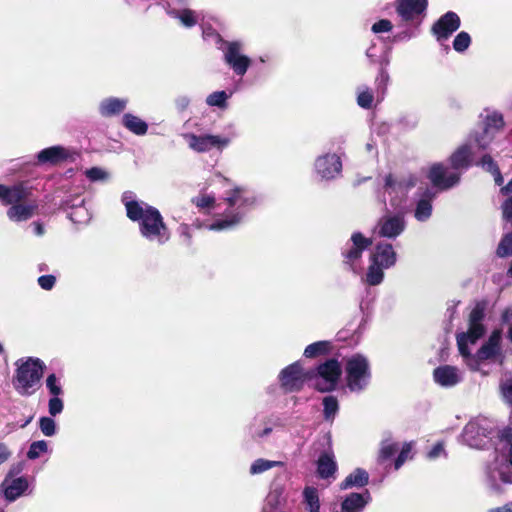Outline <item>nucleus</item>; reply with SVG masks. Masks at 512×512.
Masks as SVG:
<instances>
[{"mask_svg":"<svg viewBox=\"0 0 512 512\" xmlns=\"http://www.w3.org/2000/svg\"><path fill=\"white\" fill-rule=\"evenodd\" d=\"M219 179L223 186L228 188L221 202H217L215 196L207 191L200 192L192 199L200 212L215 217L212 223L206 225V228L212 231L229 230L239 225L258 200L250 189L232 185L226 178Z\"/></svg>","mask_w":512,"mask_h":512,"instance_id":"f257e3e1","label":"nucleus"},{"mask_svg":"<svg viewBox=\"0 0 512 512\" xmlns=\"http://www.w3.org/2000/svg\"><path fill=\"white\" fill-rule=\"evenodd\" d=\"M484 318V307L477 304L469 316V329L467 333L457 336L458 350L464 358L465 363L473 370H476L483 360L496 356L500 350L501 331L495 330L488 341L482 345L475 355L471 354V347L483 336L485 328L482 324Z\"/></svg>","mask_w":512,"mask_h":512,"instance_id":"f03ea898","label":"nucleus"},{"mask_svg":"<svg viewBox=\"0 0 512 512\" xmlns=\"http://www.w3.org/2000/svg\"><path fill=\"white\" fill-rule=\"evenodd\" d=\"M127 217L139 224L140 234L148 241L163 245L170 239V232L159 210L138 200L133 192L122 194Z\"/></svg>","mask_w":512,"mask_h":512,"instance_id":"7ed1b4c3","label":"nucleus"},{"mask_svg":"<svg viewBox=\"0 0 512 512\" xmlns=\"http://www.w3.org/2000/svg\"><path fill=\"white\" fill-rule=\"evenodd\" d=\"M31 189L20 183L13 186L0 184V201L4 205H11L7 216L11 221L23 222L32 218L37 211L38 204L30 199Z\"/></svg>","mask_w":512,"mask_h":512,"instance_id":"20e7f679","label":"nucleus"},{"mask_svg":"<svg viewBox=\"0 0 512 512\" xmlns=\"http://www.w3.org/2000/svg\"><path fill=\"white\" fill-rule=\"evenodd\" d=\"M17 369L13 377V387L18 394L30 396L34 394L43 376L45 364L38 358L20 359L16 362Z\"/></svg>","mask_w":512,"mask_h":512,"instance_id":"39448f33","label":"nucleus"},{"mask_svg":"<svg viewBox=\"0 0 512 512\" xmlns=\"http://www.w3.org/2000/svg\"><path fill=\"white\" fill-rule=\"evenodd\" d=\"M345 381L351 392H360L370 383L371 370L367 358L354 354L344 359Z\"/></svg>","mask_w":512,"mask_h":512,"instance_id":"423d86ee","label":"nucleus"},{"mask_svg":"<svg viewBox=\"0 0 512 512\" xmlns=\"http://www.w3.org/2000/svg\"><path fill=\"white\" fill-rule=\"evenodd\" d=\"M492 430L493 424L489 419L477 417L464 427L462 440L471 448L482 449L489 443Z\"/></svg>","mask_w":512,"mask_h":512,"instance_id":"0eeeda50","label":"nucleus"},{"mask_svg":"<svg viewBox=\"0 0 512 512\" xmlns=\"http://www.w3.org/2000/svg\"><path fill=\"white\" fill-rule=\"evenodd\" d=\"M310 380L316 389L321 392L332 391L335 389L340 375L341 366L337 360L331 359L318 366L316 370L310 371Z\"/></svg>","mask_w":512,"mask_h":512,"instance_id":"6e6552de","label":"nucleus"},{"mask_svg":"<svg viewBox=\"0 0 512 512\" xmlns=\"http://www.w3.org/2000/svg\"><path fill=\"white\" fill-rule=\"evenodd\" d=\"M486 483L493 490L502 484H512V461L505 456L497 457L486 468Z\"/></svg>","mask_w":512,"mask_h":512,"instance_id":"1a4fd4ad","label":"nucleus"},{"mask_svg":"<svg viewBox=\"0 0 512 512\" xmlns=\"http://www.w3.org/2000/svg\"><path fill=\"white\" fill-rule=\"evenodd\" d=\"M417 184V178L406 176L401 179H395L392 175L385 178V194L390 197V203L395 208H401L407 193Z\"/></svg>","mask_w":512,"mask_h":512,"instance_id":"9d476101","label":"nucleus"},{"mask_svg":"<svg viewBox=\"0 0 512 512\" xmlns=\"http://www.w3.org/2000/svg\"><path fill=\"white\" fill-rule=\"evenodd\" d=\"M371 243L372 242L369 238L364 237L359 232L352 234L350 243L347 244V248L343 252V255L345 264H347L355 273H360L362 271V253L371 245Z\"/></svg>","mask_w":512,"mask_h":512,"instance_id":"9b49d317","label":"nucleus"},{"mask_svg":"<svg viewBox=\"0 0 512 512\" xmlns=\"http://www.w3.org/2000/svg\"><path fill=\"white\" fill-rule=\"evenodd\" d=\"M224 60L239 76H243L251 64L250 58L242 53V45L239 42L226 44Z\"/></svg>","mask_w":512,"mask_h":512,"instance_id":"f8f14e48","label":"nucleus"},{"mask_svg":"<svg viewBox=\"0 0 512 512\" xmlns=\"http://www.w3.org/2000/svg\"><path fill=\"white\" fill-rule=\"evenodd\" d=\"M474 138L475 135L471 134L467 141L451 155L450 163L455 170L468 168L476 155L483 150L477 147Z\"/></svg>","mask_w":512,"mask_h":512,"instance_id":"ddd939ff","label":"nucleus"},{"mask_svg":"<svg viewBox=\"0 0 512 512\" xmlns=\"http://www.w3.org/2000/svg\"><path fill=\"white\" fill-rule=\"evenodd\" d=\"M504 126L503 117L500 113L493 112L489 114L485 121V127L475 135L474 142L479 149H486L494 139L495 132Z\"/></svg>","mask_w":512,"mask_h":512,"instance_id":"4468645a","label":"nucleus"},{"mask_svg":"<svg viewBox=\"0 0 512 512\" xmlns=\"http://www.w3.org/2000/svg\"><path fill=\"white\" fill-rule=\"evenodd\" d=\"M307 380H310V373L304 372L299 362L289 365L280 374L281 384L287 391L299 390Z\"/></svg>","mask_w":512,"mask_h":512,"instance_id":"2eb2a0df","label":"nucleus"},{"mask_svg":"<svg viewBox=\"0 0 512 512\" xmlns=\"http://www.w3.org/2000/svg\"><path fill=\"white\" fill-rule=\"evenodd\" d=\"M314 166L317 175L324 180L336 178L342 170L341 159L334 153L318 157Z\"/></svg>","mask_w":512,"mask_h":512,"instance_id":"dca6fc26","label":"nucleus"},{"mask_svg":"<svg viewBox=\"0 0 512 512\" xmlns=\"http://www.w3.org/2000/svg\"><path fill=\"white\" fill-rule=\"evenodd\" d=\"M406 222L401 214H388L383 216L376 227V233L385 238H396L405 229Z\"/></svg>","mask_w":512,"mask_h":512,"instance_id":"f3484780","label":"nucleus"},{"mask_svg":"<svg viewBox=\"0 0 512 512\" xmlns=\"http://www.w3.org/2000/svg\"><path fill=\"white\" fill-rule=\"evenodd\" d=\"M428 178L435 187L445 190L459 182L460 174L457 172H451L442 164L437 163L430 167Z\"/></svg>","mask_w":512,"mask_h":512,"instance_id":"a211bd4d","label":"nucleus"},{"mask_svg":"<svg viewBox=\"0 0 512 512\" xmlns=\"http://www.w3.org/2000/svg\"><path fill=\"white\" fill-rule=\"evenodd\" d=\"M460 27L459 16L449 11L442 15L432 27V33L437 41H446Z\"/></svg>","mask_w":512,"mask_h":512,"instance_id":"6ab92c4d","label":"nucleus"},{"mask_svg":"<svg viewBox=\"0 0 512 512\" xmlns=\"http://www.w3.org/2000/svg\"><path fill=\"white\" fill-rule=\"evenodd\" d=\"M433 378L442 387H453L462 381L463 375L455 366L442 365L434 370Z\"/></svg>","mask_w":512,"mask_h":512,"instance_id":"aec40b11","label":"nucleus"},{"mask_svg":"<svg viewBox=\"0 0 512 512\" xmlns=\"http://www.w3.org/2000/svg\"><path fill=\"white\" fill-rule=\"evenodd\" d=\"M427 7V0H399L396 11L403 21H412Z\"/></svg>","mask_w":512,"mask_h":512,"instance_id":"412c9836","label":"nucleus"},{"mask_svg":"<svg viewBox=\"0 0 512 512\" xmlns=\"http://www.w3.org/2000/svg\"><path fill=\"white\" fill-rule=\"evenodd\" d=\"M370 260L379 263L384 268H390L396 263L397 256L391 244L380 243L376 245Z\"/></svg>","mask_w":512,"mask_h":512,"instance_id":"4be33fe9","label":"nucleus"},{"mask_svg":"<svg viewBox=\"0 0 512 512\" xmlns=\"http://www.w3.org/2000/svg\"><path fill=\"white\" fill-rule=\"evenodd\" d=\"M371 501V495L368 490L363 493H350L341 503L342 512H361Z\"/></svg>","mask_w":512,"mask_h":512,"instance_id":"5701e85b","label":"nucleus"},{"mask_svg":"<svg viewBox=\"0 0 512 512\" xmlns=\"http://www.w3.org/2000/svg\"><path fill=\"white\" fill-rule=\"evenodd\" d=\"M435 194L428 188L420 195L416 202L414 217L419 222L427 221L432 215V200Z\"/></svg>","mask_w":512,"mask_h":512,"instance_id":"b1692460","label":"nucleus"},{"mask_svg":"<svg viewBox=\"0 0 512 512\" xmlns=\"http://www.w3.org/2000/svg\"><path fill=\"white\" fill-rule=\"evenodd\" d=\"M4 495L9 501H14L23 495L29 488L28 480L24 477L5 479L2 484Z\"/></svg>","mask_w":512,"mask_h":512,"instance_id":"393cba45","label":"nucleus"},{"mask_svg":"<svg viewBox=\"0 0 512 512\" xmlns=\"http://www.w3.org/2000/svg\"><path fill=\"white\" fill-rule=\"evenodd\" d=\"M337 463L333 452L327 451L320 455L317 461V473L323 479L335 478Z\"/></svg>","mask_w":512,"mask_h":512,"instance_id":"a878e982","label":"nucleus"},{"mask_svg":"<svg viewBox=\"0 0 512 512\" xmlns=\"http://www.w3.org/2000/svg\"><path fill=\"white\" fill-rule=\"evenodd\" d=\"M70 156L69 150L62 146H52L46 149L41 150L37 154V159L39 163H50L57 164L62 161H65Z\"/></svg>","mask_w":512,"mask_h":512,"instance_id":"bb28decb","label":"nucleus"},{"mask_svg":"<svg viewBox=\"0 0 512 512\" xmlns=\"http://www.w3.org/2000/svg\"><path fill=\"white\" fill-rule=\"evenodd\" d=\"M127 103L128 100L125 98H106L100 102L99 112L104 117L115 116L126 109Z\"/></svg>","mask_w":512,"mask_h":512,"instance_id":"cd10ccee","label":"nucleus"},{"mask_svg":"<svg viewBox=\"0 0 512 512\" xmlns=\"http://www.w3.org/2000/svg\"><path fill=\"white\" fill-rule=\"evenodd\" d=\"M369 474L362 468H356L341 483L340 489L347 490L350 488H360L368 484Z\"/></svg>","mask_w":512,"mask_h":512,"instance_id":"c85d7f7f","label":"nucleus"},{"mask_svg":"<svg viewBox=\"0 0 512 512\" xmlns=\"http://www.w3.org/2000/svg\"><path fill=\"white\" fill-rule=\"evenodd\" d=\"M122 125L131 133L137 136H143L148 131V124L140 117L126 113L122 117Z\"/></svg>","mask_w":512,"mask_h":512,"instance_id":"c756f323","label":"nucleus"},{"mask_svg":"<svg viewBox=\"0 0 512 512\" xmlns=\"http://www.w3.org/2000/svg\"><path fill=\"white\" fill-rule=\"evenodd\" d=\"M236 136L234 132H230L227 135H213L207 134L209 151L215 149L219 152L227 148Z\"/></svg>","mask_w":512,"mask_h":512,"instance_id":"7c9ffc66","label":"nucleus"},{"mask_svg":"<svg viewBox=\"0 0 512 512\" xmlns=\"http://www.w3.org/2000/svg\"><path fill=\"white\" fill-rule=\"evenodd\" d=\"M377 101V92L365 85H361L357 88V104L365 109L372 107L373 102Z\"/></svg>","mask_w":512,"mask_h":512,"instance_id":"2f4dec72","label":"nucleus"},{"mask_svg":"<svg viewBox=\"0 0 512 512\" xmlns=\"http://www.w3.org/2000/svg\"><path fill=\"white\" fill-rule=\"evenodd\" d=\"M188 146L193 151L198 153H204L209 151L207 134L196 135L193 133H187L183 135Z\"/></svg>","mask_w":512,"mask_h":512,"instance_id":"473e14b6","label":"nucleus"},{"mask_svg":"<svg viewBox=\"0 0 512 512\" xmlns=\"http://www.w3.org/2000/svg\"><path fill=\"white\" fill-rule=\"evenodd\" d=\"M286 503L285 488L282 485L274 486L266 497V506L272 509L279 508Z\"/></svg>","mask_w":512,"mask_h":512,"instance_id":"72a5a7b5","label":"nucleus"},{"mask_svg":"<svg viewBox=\"0 0 512 512\" xmlns=\"http://www.w3.org/2000/svg\"><path fill=\"white\" fill-rule=\"evenodd\" d=\"M379 263H375V261H371L368 271L365 275L364 281L372 286L379 285L384 278V270Z\"/></svg>","mask_w":512,"mask_h":512,"instance_id":"f704fd0d","label":"nucleus"},{"mask_svg":"<svg viewBox=\"0 0 512 512\" xmlns=\"http://www.w3.org/2000/svg\"><path fill=\"white\" fill-rule=\"evenodd\" d=\"M84 201L81 199L78 204L72 205L71 211L69 212V218L71 221L77 224H83L89 221L90 214L89 210L83 205Z\"/></svg>","mask_w":512,"mask_h":512,"instance_id":"c9c22d12","label":"nucleus"},{"mask_svg":"<svg viewBox=\"0 0 512 512\" xmlns=\"http://www.w3.org/2000/svg\"><path fill=\"white\" fill-rule=\"evenodd\" d=\"M304 503L309 512H320L318 491L314 487H306L303 491Z\"/></svg>","mask_w":512,"mask_h":512,"instance_id":"e433bc0d","label":"nucleus"},{"mask_svg":"<svg viewBox=\"0 0 512 512\" xmlns=\"http://www.w3.org/2000/svg\"><path fill=\"white\" fill-rule=\"evenodd\" d=\"M45 386L50 397L64 395L62 377L59 375L54 373L49 374L45 380Z\"/></svg>","mask_w":512,"mask_h":512,"instance_id":"4c0bfd02","label":"nucleus"},{"mask_svg":"<svg viewBox=\"0 0 512 512\" xmlns=\"http://www.w3.org/2000/svg\"><path fill=\"white\" fill-rule=\"evenodd\" d=\"M280 466H283V463L281 461H273L259 458L252 462L249 472L251 475H257L264 473L272 468Z\"/></svg>","mask_w":512,"mask_h":512,"instance_id":"58836bf2","label":"nucleus"},{"mask_svg":"<svg viewBox=\"0 0 512 512\" xmlns=\"http://www.w3.org/2000/svg\"><path fill=\"white\" fill-rule=\"evenodd\" d=\"M390 77L385 67L379 70V73L375 79V90L377 92V101H381L387 90Z\"/></svg>","mask_w":512,"mask_h":512,"instance_id":"ea45409f","label":"nucleus"},{"mask_svg":"<svg viewBox=\"0 0 512 512\" xmlns=\"http://www.w3.org/2000/svg\"><path fill=\"white\" fill-rule=\"evenodd\" d=\"M477 165H480L483 169L487 170L488 172L492 173L494 176L495 183L497 185H502L503 178L501 176V173L496 165V163L493 161L491 156L484 155L479 163Z\"/></svg>","mask_w":512,"mask_h":512,"instance_id":"a19ab883","label":"nucleus"},{"mask_svg":"<svg viewBox=\"0 0 512 512\" xmlns=\"http://www.w3.org/2000/svg\"><path fill=\"white\" fill-rule=\"evenodd\" d=\"M330 350V343L328 341H318L308 345L304 350V356L307 358H314L327 353Z\"/></svg>","mask_w":512,"mask_h":512,"instance_id":"79ce46f5","label":"nucleus"},{"mask_svg":"<svg viewBox=\"0 0 512 512\" xmlns=\"http://www.w3.org/2000/svg\"><path fill=\"white\" fill-rule=\"evenodd\" d=\"M231 94L226 91H216L209 94L206 98V104L211 107H218L225 109L227 107V100Z\"/></svg>","mask_w":512,"mask_h":512,"instance_id":"37998d69","label":"nucleus"},{"mask_svg":"<svg viewBox=\"0 0 512 512\" xmlns=\"http://www.w3.org/2000/svg\"><path fill=\"white\" fill-rule=\"evenodd\" d=\"M174 18L180 20V22L186 27H192L198 22V14L190 9L182 8L179 9L174 15Z\"/></svg>","mask_w":512,"mask_h":512,"instance_id":"c03bdc74","label":"nucleus"},{"mask_svg":"<svg viewBox=\"0 0 512 512\" xmlns=\"http://www.w3.org/2000/svg\"><path fill=\"white\" fill-rule=\"evenodd\" d=\"M323 406H324V410H323L324 418L328 421L334 420V418L338 412V409H339V405H338V401H337L336 397H334V396L324 397Z\"/></svg>","mask_w":512,"mask_h":512,"instance_id":"a18cd8bd","label":"nucleus"},{"mask_svg":"<svg viewBox=\"0 0 512 512\" xmlns=\"http://www.w3.org/2000/svg\"><path fill=\"white\" fill-rule=\"evenodd\" d=\"M49 452L48 443L44 440H38L31 443L27 452V457L30 460H35L41 455Z\"/></svg>","mask_w":512,"mask_h":512,"instance_id":"49530a36","label":"nucleus"},{"mask_svg":"<svg viewBox=\"0 0 512 512\" xmlns=\"http://www.w3.org/2000/svg\"><path fill=\"white\" fill-rule=\"evenodd\" d=\"M398 450V443L392 440L383 441L379 452V461L384 462L390 459Z\"/></svg>","mask_w":512,"mask_h":512,"instance_id":"de8ad7c7","label":"nucleus"},{"mask_svg":"<svg viewBox=\"0 0 512 512\" xmlns=\"http://www.w3.org/2000/svg\"><path fill=\"white\" fill-rule=\"evenodd\" d=\"M500 391L505 402L512 405V374H507L502 378Z\"/></svg>","mask_w":512,"mask_h":512,"instance_id":"09e8293b","label":"nucleus"},{"mask_svg":"<svg viewBox=\"0 0 512 512\" xmlns=\"http://www.w3.org/2000/svg\"><path fill=\"white\" fill-rule=\"evenodd\" d=\"M39 428L47 437L54 436L57 431L56 422L51 417L47 416H43L39 419Z\"/></svg>","mask_w":512,"mask_h":512,"instance_id":"8fccbe9b","label":"nucleus"},{"mask_svg":"<svg viewBox=\"0 0 512 512\" xmlns=\"http://www.w3.org/2000/svg\"><path fill=\"white\" fill-rule=\"evenodd\" d=\"M471 44V37L467 32H460L453 41V48L457 52H464Z\"/></svg>","mask_w":512,"mask_h":512,"instance_id":"3c124183","label":"nucleus"},{"mask_svg":"<svg viewBox=\"0 0 512 512\" xmlns=\"http://www.w3.org/2000/svg\"><path fill=\"white\" fill-rule=\"evenodd\" d=\"M496 253L499 257H507L512 254V233L503 236Z\"/></svg>","mask_w":512,"mask_h":512,"instance_id":"603ef678","label":"nucleus"},{"mask_svg":"<svg viewBox=\"0 0 512 512\" xmlns=\"http://www.w3.org/2000/svg\"><path fill=\"white\" fill-rule=\"evenodd\" d=\"M412 448L413 444L411 442L405 443L402 446L400 453L394 462L395 470H398L405 463V461L412 458Z\"/></svg>","mask_w":512,"mask_h":512,"instance_id":"864d4df0","label":"nucleus"},{"mask_svg":"<svg viewBox=\"0 0 512 512\" xmlns=\"http://www.w3.org/2000/svg\"><path fill=\"white\" fill-rule=\"evenodd\" d=\"M64 409V402L62 396L50 397L48 401V412L52 417L62 413Z\"/></svg>","mask_w":512,"mask_h":512,"instance_id":"5fc2aeb1","label":"nucleus"},{"mask_svg":"<svg viewBox=\"0 0 512 512\" xmlns=\"http://www.w3.org/2000/svg\"><path fill=\"white\" fill-rule=\"evenodd\" d=\"M85 175L92 182L106 181L109 178V173L99 167H93L86 170Z\"/></svg>","mask_w":512,"mask_h":512,"instance_id":"6e6d98bb","label":"nucleus"},{"mask_svg":"<svg viewBox=\"0 0 512 512\" xmlns=\"http://www.w3.org/2000/svg\"><path fill=\"white\" fill-rule=\"evenodd\" d=\"M186 0H162L161 5L166 9L167 13L173 16L179 9L185 5Z\"/></svg>","mask_w":512,"mask_h":512,"instance_id":"4d7b16f0","label":"nucleus"},{"mask_svg":"<svg viewBox=\"0 0 512 512\" xmlns=\"http://www.w3.org/2000/svg\"><path fill=\"white\" fill-rule=\"evenodd\" d=\"M392 27H393V25H392L391 21H389L387 19H382L373 24L372 31L376 34L384 33V32L391 31Z\"/></svg>","mask_w":512,"mask_h":512,"instance_id":"13d9d810","label":"nucleus"},{"mask_svg":"<svg viewBox=\"0 0 512 512\" xmlns=\"http://www.w3.org/2000/svg\"><path fill=\"white\" fill-rule=\"evenodd\" d=\"M56 283L54 275H43L38 278L39 286L44 290H51Z\"/></svg>","mask_w":512,"mask_h":512,"instance_id":"bf43d9fd","label":"nucleus"},{"mask_svg":"<svg viewBox=\"0 0 512 512\" xmlns=\"http://www.w3.org/2000/svg\"><path fill=\"white\" fill-rule=\"evenodd\" d=\"M501 208L504 219L512 221V196L503 202Z\"/></svg>","mask_w":512,"mask_h":512,"instance_id":"052dcab7","label":"nucleus"},{"mask_svg":"<svg viewBox=\"0 0 512 512\" xmlns=\"http://www.w3.org/2000/svg\"><path fill=\"white\" fill-rule=\"evenodd\" d=\"M446 455L444 445L442 443H437L428 453V458L436 459L440 456Z\"/></svg>","mask_w":512,"mask_h":512,"instance_id":"680f3d73","label":"nucleus"},{"mask_svg":"<svg viewBox=\"0 0 512 512\" xmlns=\"http://www.w3.org/2000/svg\"><path fill=\"white\" fill-rule=\"evenodd\" d=\"M12 452L5 443H0V465L8 461Z\"/></svg>","mask_w":512,"mask_h":512,"instance_id":"e2e57ef3","label":"nucleus"},{"mask_svg":"<svg viewBox=\"0 0 512 512\" xmlns=\"http://www.w3.org/2000/svg\"><path fill=\"white\" fill-rule=\"evenodd\" d=\"M502 320L503 322L510 325L508 330V338L512 341V312H503Z\"/></svg>","mask_w":512,"mask_h":512,"instance_id":"0e129e2a","label":"nucleus"},{"mask_svg":"<svg viewBox=\"0 0 512 512\" xmlns=\"http://www.w3.org/2000/svg\"><path fill=\"white\" fill-rule=\"evenodd\" d=\"M272 432L271 427H265L263 430H254L251 431L252 437L254 438H263L268 436Z\"/></svg>","mask_w":512,"mask_h":512,"instance_id":"69168bd1","label":"nucleus"},{"mask_svg":"<svg viewBox=\"0 0 512 512\" xmlns=\"http://www.w3.org/2000/svg\"><path fill=\"white\" fill-rule=\"evenodd\" d=\"M489 512H512V501L503 506L493 508Z\"/></svg>","mask_w":512,"mask_h":512,"instance_id":"338daca9","label":"nucleus"},{"mask_svg":"<svg viewBox=\"0 0 512 512\" xmlns=\"http://www.w3.org/2000/svg\"><path fill=\"white\" fill-rule=\"evenodd\" d=\"M32 227H33L34 233L37 236H41L44 234V228H43L42 224H40L39 222L32 223Z\"/></svg>","mask_w":512,"mask_h":512,"instance_id":"774afa93","label":"nucleus"}]
</instances>
